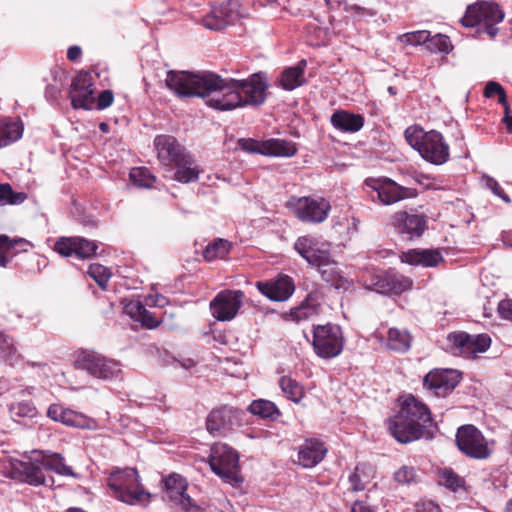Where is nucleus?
<instances>
[{
	"instance_id": "f257e3e1",
	"label": "nucleus",
	"mask_w": 512,
	"mask_h": 512,
	"mask_svg": "<svg viewBox=\"0 0 512 512\" xmlns=\"http://www.w3.org/2000/svg\"><path fill=\"white\" fill-rule=\"evenodd\" d=\"M165 82L178 97H208V106L223 111L259 106L266 99L267 83L261 74L236 80L224 79L210 71H169Z\"/></svg>"
},
{
	"instance_id": "f03ea898",
	"label": "nucleus",
	"mask_w": 512,
	"mask_h": 512,
	"mask_svg": "<svg viewBox=\"0 0 512 512\" xmlns=\"http://www.w3.org/2000/svg\"><path fill=\"white\" fill-rule=\"evenodd\" d=\"M434 426L428 406L413 395L404 399L400 411L389 420L391 435L402 444L432 438Z\"/></svg>"
},
{
	"instance_id": "7ed1b4c3",
	"label": "nucleus",
	"mask_w": 512,
	"mask_h": 512,
	"mask_svg": "<svg viewBox=\"0 0 512 512\" xmlns=\"http://www.w3.org/2000/svg\"><path fill=\"white\" fill-rule=\"evenodd\" d=\"M405 138L427 162L442 165L449 160V145L440 132L425 131L420 126H410L405 130Z\"/></svg>"
},
{
	"instance_id": "20e7f679",
	"label": "nucleus",
	"mask_w": 512,
	"mask_h": 512,
	"mask_svg": "<svg viewBox=\"0 0 512 512\" xmlns=\"http://www.w3.org/2000/svg\"><path fill=\"white\" fill-rule=\"evenodd\" d=\"M113 496L129 505H145L150 501L151 494L139 483V476L134 468L113 471L108 479Z\"/></svg>"
},
{
	"instance_id": "39448f33",
	"label": "nucleus",
	"mask_w": 512,
	"mask_h": 512,
	"mask_svg": "<svg viewBox=\"0 0 512 512\" xmlns=\"http://www.w3.org/2000/svg\"><path fill=\"white\" fill-rule=\"evenodd\" d=\"M504 19V12L498 4L492 1H479L469 5L465 15L461 18V23L465 27H475L483 24L484 32L494 38L498 34L496 24Z\"/></svg>"
},
{
	"instance_id": "423d86ee",
	"label": "nucleus",
	"mask_w": 512,
	"mask_h": 512,
	"mask_svg": "<svg viewBox=\"0 0 512 512\" xmlns=\"http://www.w3.org/2000/svg\"><path fill=\"white\" fill-rule=\"evenodd\" d=\"M209 465L211 470L227 483L236 485L243 481L238 454L226 444L216 443L211 447Z\"/></svg>"
},
{
	"instance_id": "0eeeda50",
	"label": "nucleus",
	"mask_w": 512,
	"mask_h": 512,
	"mask_svg": "<svg viewBox=\"0 0 512 512\" xmlns=\"http://www.w3.org/2000/svg\"><path fill=\"white\" fill-rule=\"evenodd\" d=\"M456 445L467 457L477 460L488 459L493 453V441L487 440L474 425L467 424L458 428Z\"/></svg>"
},
{
	"instance_id": "6e6552de",
	"label": "nucleus",
	"mask_w": 512,
	"mask_h": 512,
	"mask_svg": "<svg viewBox=\"0 0 512 512\" xmlns=\"http://www.w3.org/2000/svg\"><path fill=\"white\" fill-rule=\"evenodd\" d=\"M1 472L6 477L32 486H50L53 483L51 477H45L43 467L35 460V454H33L30 461L9 459L8 461L3 462Z\"/></svg>"
},
{
	"instance_id": "1a4fd4ad",
	"label": "nucleus",
	"mask_w": 512,
	"mask_h": 512,
	"mask_svg": "<svg viewBox=\"0 0 512 512\" xmlns=\"http://www.w3.org/2000/svg\"><path fill=\"white\" fill-rule=\"evenodd\" d=\"M76 369L86 371L90 376L101 380H112L121 373L119 362L95 351H81L75 360Z\"/></svg>"
},
{
	"instance_id": "9d476101",
	"label": "nucleus",
	"mask_w": 512,
	"mask_h": 512,
	"mask_svg": "<svg viewBox=\"0 0 512 512\" xmlns=\"http://www.w3.org/2000/svg\"><path fill=\"white\" fill-rule=\"evenodd\" d=\"M313 349L317 356L331 359L338 356L344 347V336L339 325L327 323L313 329Z\"/></svg>"
},
{
	"instance_id": "9b49d317",
	"label": "nucleus",
	"mask_w": 512,
	"mask_h": 512,
	"mask_svg": "<svg viewBox=\"0 0 512 512\" xmlns=\"http://www.w3.org/2000/svg\"><path fill=\"white\" fill-rule=\"evenodd\" d=\"M286 207L302 222L319 224L324 222L331 209L325 198L291 196Z\"/></svg>"
},
{
	"instance_id": "f8f14e48",
	"label": "nucleus",
	"mask_w": 512,
	"mask_h": 512,
	"mask_svg": "<svg viewBox=\"0 0 512 512\" xmlns=\"http://www.w3.org/2000/svg\"><path fill=\"white\" fill-rule=\"evenodd\" d=\"M238 147L248 153H257L273 157H292L296 154V145L284 139H268L257 141L251 138H241Z\"/></svg>"
},
{
	"instance_id": "ddd939ff",
	"label": "nucleus",
	"mask_w": 512,
	"mask_h": 512,
	"mask_svg": "<svg viewBox=\"0 0 512 512\" xmlns=\"http://www.w3.org/2000/svg\"><path fill=\"white\" fill-rule=\"evenodd\" d=\"M447 342L454 355L469 358L485 352L490 347L491 339L487 334L470 335L465 332H455L447 336Z\"/></svg>"
},
{
	"instance_id": "4468645a",
	"label": "nucleus",
	"mask_w": 512,
	"mask_h": 512,
	"mask_svg": "<svg viewBox=\"0 0 512 512\" xmlns=\"http://www.w3.org/2000/svg\"><path fill=\"white\" fill-rule=\"evenodd\" d=\"M364 185L375 191L380 203L384 205H392L416 196L415 189L400 186L389 178H367Z\"/></svg>"
},
{
	"instance_id": "2eb2a0df",
	"label": "nucleus",
	"mask_w": 512,
	"mask_h": 512,
	"mask_svg": "<svg viewBox=\"0 0 512 512\" xmlns=\"http://www.w3.org/2000/svg\"><path fill=\"white\" fill-rule=\"evenodd\" d=\"M294 249L312 266L322 267L329 263L330 244L314 236L299 237L294 243Z\"/></svg>"
},
{
	"instance_id": "dca6fc26",
	"label": "nucleus",
	"mask_w": 512,
	"mask_h": 512,
	"mask_svg": "<svg viewBox=\"0 0 512 512\" xmlns=\"http://www.w3.org/2000/svg\"><path fill=\"white\" fill-rule=\"evenodd\" d=\"M244 299L241 290H223L210 303L214 318L219 321H229L235 318Z\"/></svg>"
},
{
	"instance_id": "f3484780",
	"label": "nucleus",
	"mask_w": 512,
	"mask_h": 512,
	"mask_svg": "<svg viewBox=\"0 0 512 512\" xmlns=\"http://www.w3.org/2000/svg\"><path fill=\"white\" fill-rule=\"evenodd\" d=\"M238 1L228 0L219 6L212 7L211 11L202 18V24L210 30H221L232 25L239 18Z\"/></svg>"
},
{
	"instance_id": "a211bd4d",
	"label": "nucleus",
	"mask_w": 512,
	"mask_h": 512,
	"mask_svg": "<svg viewBox=\"0 0 512 512\" xmlns=\"http://www.w3.org/2000/svg\"><path fill=\"white\" fill-rule=\"evenodd\" d=\"M460 382L456 370L443 369L430 371L423 380V386L437 397H446Z\"/></svg>"
},
{
	"instance_id": "6ab92c4d",
	"label": "nucleus",
	"mask_w": 512,
	"mask_h": 512,
	"mask_svg": "<svg viewBox=\"0 0 512 512\" xmlns=\"http://www.w3.org/2000/svg\"><path fill=\"white\" fill-rule=\"evenodd\" d=\"M69 97L75 109L92 108L95 99L92 77L89 73L81 72L73 78L69 90Z\"/></svg>"
},
{
	"instance_id": "aec40b11",
	"label": "nucleus",
	"mask_w": 512,
	"mask_h": 512,
	"mask_svg": "<svg viewBox=\"0 0 512 512\" xmlns=\"http://www.w3.org/2000/svg\"><path fill=\"white\" fill-rule=\"evenodd\" d=\"M154 146L160 163L164 166H171L183 161L188 154L185 148L170 135H158L154 139Z\"/></svg>"
},
{
	"instance_id": "412c9836",
	"label": "nucleus",
	"mask_w": 512,
	"mask_h": 512,
	"mask_svg": "<svg viewBox=\"0 0 512 512\" xmlns=\"http://www.w3.org/2000/svg\"><path fill=\"white\" fill-rule=\"evenodd\" d=\"M256 287L261 294L277 302L286 301L295 290L294 282L288 275H279L268 281H258Z\"/></svg>"
},
{
	"instance_id": "4be33fe9",
	"label": "nucleus",
	"mask_w": 512,
	"mask_h": 512,
	"mask_svg": "<svg viewBox=\"0 0 512 512\" xmlns=\"http://www.w3.org/2000/svg\"><path fill=\"white\" fill-rule=\"evenodd\" d=\"M239 411L232 407L223 406L210 412L206 420V427L210 434L230 430L235 425H239Z\"/></svg>"
},
{
	"instance_id": "5701e85b",
	"label": "nucleus",
	"mask_w": 512,
	"mask_h": 512,
	"mask_svg": "<svg viewBox=\"0 0 512 512\" xmlns=\"http://www.w3.org/2000/svg\"><path fill=\"white\" fill-rule=\"evenodd\" d=\"M412 280L402 274L388 271L377 275L374 283V290L381 294H401L410 289Z\"/></svg>"
},
{
	"instance_id": "b1692460",
	"label": "nucleus",
	"mask_w": 512,
	"mask_h": 512,
	"mask_svg": "<svg viewBox=\"0 0 512 512\" xmlns=\"http://www.w3.org/2000/svg\"><path fill=\"white\" fill-rule=\"evenodd\" d=\"M327 448L319 439H305L298 448L297 463L303 468H313L326 456Z\"/></svg>"
},
{
	"instance_id": "393cba45",
	"label": "nucleus",
	"mask_w": 512,
	"mask_h": 512,
	"mask_svg": "<svg viewBox=\"0 0 512 512\" xmlns=\"http://www.w3.org/2000/svg\"><path fill=\"white\" fill-rule=\"evenodd\" d=\"M393 224L399 233L413 238L420 237L424 233L427 221L423 215L398 212L393 217Z\"/></svg>"
},
{
	"instance_id": "a878e982",
	"label": "nucleus",
	"mask_w": 512,
	"mask_h": 512,
	"mask_svg": "<svg viewBox=\"0 0 512 512\" xmlns=\"http://www.w3.org/2000/svg\"><path fill=\"white\" fill-rule=\"evenodd\" d=\"M123 311L134 321L140 322L147 329H154L160 325V321L149 312L143 303L135 298L122 300Z\"/></svg>"
},
{
	"instance_id": "bb28decb",
	"label": "nucleus",
	"mask_w": 512,
	"mask_h": 512,
	"mask_svg": "<svg viewBox=\"0 0 512 512\" xmlns=\"http://www.w3.org/2000/svg\"><path fill=\"white\" fill-rule=\"evenodd\" d=\"M332 126L345 133H355L364 126V118L360 114H354L346 110L335 111L330 118Z\"/></svg>"
},
{
	"instance_id": "cd10ccee",
	"label": "nucleus",
	"mask_w": 512,
	"mask_h": 512,
	"mask_svg": "<svg viewBox=\"0 0 512 512\" xmlns=\"http://www.w3.org/2000/svg\"><path fill=\"white\" fill-rule=\"evenodd\" d=\"M403 262L410 265L435 267L443 261L442 254L437 249L410 250L401 256Z\"/></svg>"
},
{
	"instance_id": "c85d7f7f",
	"label": "nucleus",
	"mask_w": 512,
	"mask_h": 512,
	"mask_svg": "<svg viewBox=\"0 0 512 512\" xmlns=\"http://www.w3.org/2000/svg\"><path fill=\"white\" fill-rule=\"evenodd\" d=\"M306 66L307 61L302 59L295 66L285 68L279 78L280 86L284 90L292 91L306 84L304 76Z\"/></svg>"
},
{
	"instance_id": "c756f323",
	"label": "nucleus",
	"mask_w": 512,
	"mask_h": 512,
	"mask_svg": "<svg viewBox=\"0 0 512 512\" xmlns=\"http://www.w3.org/2000/svg\"><path fill=\"white\" fill-rule=\"evenodd\" d=\"M36 462H39L43 469L53 471L59 475L72 476L73 470L64 463V459L60 454H47L41 451H33Z\"/></svg>"
},
{
	"instance_id": "7c9ffc66",
	"label": "nucleus",
	"mask_w": 512,
	"mask_h": 512,
	"mask_svg": "<svg viewBox=\"0 0 512 512\" xmlns=\"http://www.w3.org/2000/svg\"><path fill=\"white\" fill-rule=\"evenodd\" d=\"M23 124L19 119L5 118L0 120V148L17 141L22 137Z\"/></svg>"
},
{
	"instance_id": "2f4dec72",
	"label": "nucleus",
	"mask_w": 512,
	"mask_h": 512,
	"mask_svg": "<svg viewBox=\"0 0 512 512\" xmlns=\"http://www.w3.org/2000/svg\"><path fill=\"white\" fill-rule=\"evenodd\" d=\"M183 161H179L174 166L176 171L174 179L181 183H190L198 180L200 170L194 165V160L190 154H187Z\"/></svg>"
},
{
	"instance_id": "473e14b6",
	"label": "nucleus",
	"mask_w": 512,
	"mask_h": 512,
	"mask_svg": "<svg viewBox=\"0 0 512 512\" xmlns=\"http://www.w3.org/2000/svg\"><path fill=\"white\" fill-rule=\"evenodd\" d=\"M374 468L371 465L359 464L349 476L350 489L358 492L363 491L374 477Z\"/></svg>"
},
{
	"instance_id": "72a5a7b5",
	"label": "nucleus",
	"mask_w": 512,
	"mask_h": 512,
	"mask_svg": "<svg viewBox=\"0 0 512 512\" xmlns=\"http://www.w3.org/2000/svg\"><path fill=\"white\" fill-rule=\"evenodd\" d=\"M411 336L406 330L390 328L387 337V348L396 352H406L411 346Z\"/></svg>"
},
{
	"instance_id": "f704fd0d",
	"label": "nucleus",
	"mask_w": 512,
	"mask_h": 512,
	"mask_svg": "<svg viewBox=\"0 0 512 512\" xmlns=\"http://www.w3.org/2000/svg\"><path fill=\"white\" fill-rule=\"evenodd\" d=\"M251 414L264 419L275 420L280 416L278 407L271 401L265 399L254 400L248 407Z\"/></svg>"
},
{
	"instance_id": "c9c22d12",
	"label": "nucleus",
	"mask_w": 512,
	"mask_h": 512,
	"mask_svg": "<svg viewBox=\"0 0 512 512\" xmlns=\"http://www.w3.org/2000/svg\"><path fill=\"white\" fill-rule=\"evenodd\" d=\"M319 313V306L310 298L303 301L299 306L290 310V317L293 321L299 323L312 319Z\"/></svg>"
},
{
	"instance_id": "e433bc0d",
	"label": "nucleus",
	"mask_w": 512,
	"mask_h": 512,
	"mask_svg": "<svg viewBox=\"0 0 512 512\" xmlns=\"http://www.w3.org/2000/svg\"><path fill=\"white\" fill-rule=\"evenodd\" d=\"M187 486V481L177 473H173L164 479L166 495L171 501H176L178 496L186 491Z\"/></svg>"
},
{
	"instance_id": "4c0bfd02",
	"label": "nucleus",
	"mask_w": 512,
	"mask_h": 512,
	"mask_svg": "<svg viewBox=\"0 0 512 512\" xmlns=\"http://www.w3.org/2000/svg\"><path fill=\"white\" fill-rule=\"evenodd\" d=\"M20 359V354L15 346L14 339L9 335L0 332V360L14 365Z\"/></svg>"
},
{
	"instance_id": "58836bf2",
	"label": "nucleus",
	"mask_w": 512,
	"mask_h": 512,
	"mask_svg": "<svg viewBox=\"0 0 512 512\" xmlns=\"http://www.w3.org/2000/svg\"><path fill=\"white\" fill-rule=\"evenodd\" d=\"M231 243L225 239L217 238L210 242L203 252L207 261L223 259L230 251Z\"/></svg>"
},
{
	"instance_id": "ea45409f",
	"label": "nucleus",
	"mask_w": 512,
	"mask_h": 512,
	"mask_svg": "<svg viewBox=\"0 0 512 512\" xmlns=\"http://www.w3.org/2000/svg\"><path fill=\"white\" fill-rule=\"evenodd\" d=\"M279 385L286 397L295 403L300 402L304 396L303 387L290 377H281L279 380Z\"/></svg>"
},
{
	"instance_id": "a19ab883",
	"label": "nucleus",
	"mask_w": 512,
	"mask_h": 512,
	"mask_svg": "<svg viewBox=\"0 0 512 512\" xmlns=\"http://www.w3.org/2000/svg\"><path fill=\"white\" fill-rule=\"evenodd\" d=\"M439 483L453 492L465 490V480L451 469L440 471Z\"/></svg>"
},
{
	"instance_id": "79ce46f5",
	"label": "nucleus",
	"mask_w": 512,
	"mask_h": 512,
	"mask_svg": "<svg viewBox=\"0 0 512 512\" xmlns=\"http://www.w3.org/2000/svg\"><path fill=\"white\" fill-rule=\"evenodd\" d=\"M129 175L134 185L141 188H151L156 181V177L146 167H134Z\"/></svg>"
},
{
	"instance_id": "37998d69",
	"label": "nucleus",
	"mask_w": 512,
	"mask_h": 512,
	"mask_svg": "<svg viewBox=\"0 0 512 512\" xmlns=\"http://www.w3.org/2000/svg\"><path fill=\"white\" fill-rule=\"evenodd\" d=\"M27 199L23 192H14L10 184H0V206L19 205Z\"/></svg>"
},
{
	"instance_id": "c03bdc74",
	"label": "nucleus",
	"mask_w": 512,
	"mask_h": 512,
	"mask_svg": "<svg viewBox=\"0 0 512 512\" xmlns=\"http://www.w3.org/2000/svg\"><path fill=\"white\" fill-rule=\"evenodd\" d=\"M426 47L431 52L445 54L450 53L453 49L450 38L443 34L430 35Z\"/></svg>"
},
{
	"instance_id": "a18cd8bd",
	"label": "nucleus",
	"mask_w": 512,
	"mask_h": 512,
	"mask_svg": "<svg viewBox=\"0 0 512 512\" xmlns=\"http://www.w3.org/2000/svg\"><path fill=\"white\" fill-rule=\"evenodd\" d=\"M97 245L81 237H76L74 255L78 258H90L96 254Z\"/></svg>"
},
{
	"instance_id": "49530a36",
	"label": "nucleus",
	"mask_w": 512,
	"mask_h": 512,
	"mask_svg": "<svg viewBox=\"0 0 512 512\" xmlns=\"http://www.w3.org/2000/svg\"><path fill=\"white\" fill-rule=\"evenodd\" d=\"M320 272L322 279L331 285H335L340 280V272L337 267V263L329 257V263L322 267H316Z\"/></svg>"
},
{
	"instance_id": "de8ad7c7",
	"label": "nucleus",
	"mask_w": 512,
	"mask_h": 512,
	"mask_svg": "<svg viewBox=\"0 0 512 512\" xmlns=\"http://www.w3.org/2000/svg\"><path fill=\"white\" fill-rule=\"evenodd\" d=\"M87 273L101 288H105L110 279L108 268L98 263L91 264Z\"/></svg>"
},
{
	"instance_id": "09e8293b",
	"label": "nucleus",
	"mask_w": 512,
	"mask_h": 512,
	"mask_svg": "<svg viewBox=\"0 0 512 512\" xmlns=\"http://www.w3.org/2000/svg\"><path fill=\"white\" fill-rule=\"evenodd\" d=\"M430 36V32L427 30H420V31H414V32H408L401 36H399V40L403 43L409 44V45H421V44H427L428 38Z\"/></svg>"
},
{
	"instance_id": "8fccbe9b",
	"label": "nucleus",
	"mask_w": 512,
	"mask_h": 512,
	"mask_svg": "<svg viewBox=\"0 0 512 512\" xmlns=\"http://www.w3.org/2000/svg\"><path fill=\"white\" fill-rule=\"evenodd\" d=\"M76 237H61L54 244V250L64 257L74 255Z\"/></svg>"
},
{
	"instance_id": "3c124183",
	"label": "nucleus",
	"mask_w": 512,
	"mask_h": 512,
	"mask_svg": "<svg viewBox=\"0 0 512 512\" xmlns=\"http://www.w3.org/2000/svg\"><path fill=\"white\" fill-rule=\"evenodd\" d=\"M64 425L85 428L88 426V419L82 413L66 408Z\"/></svg>"
},
{
	"instance_id": "603ef678",
	"label": "nucleus",
	"mask_w": 512,
	"mask_h": 512,
	"mask_svg": "<svg viewBox=\"0 0 512 512\" xmlns=\"http://www.w3.org/2000/svg\"><path fill=\"white\" fill-rule=\"evenodd\" d=\"M418 474L416 470L411 466H402L394 473V479L400 484H410L416 482Z\"/></svg>"
},
{
	"instance_id": "864d4df0",
	"label": "nucleus",
	"mask_w": 512,
	"mask_h": 512,
	"mask_svg": "<svg viewBox=\"0 0 512 512\" xmlns=\"http://www.w3.org/2000/svg\"><path fill=\"white\" fill-rule=\"evenodd\" d=\"M11 413L17 417L33 418L37 414L36 408L29 402H19L11 407Z\"/></svg>"
},
{
	"instance_id": "5fc2aeb1",
	"label": "nucleus",
	"mask_w": 512,
	"mask_h": 512,
	"mask_svg": "<svg viewBox=\"0 0 512 512\" xmlns=\"http://www.w3.org/2000/svg\"><path fill=\"white\" fill-rule=\"evenodd\" d=\"M484 183H485V186L490 189L493 194H495L496 196L500 197L502 200H504L506 203H509L510 202V198L508 197L507 194H505L504 190L500 187V185L498 184V182L490 177V176H483L482 177Z\"/></svg>"
},
{
	"instance_id": "6e6d98bb",
	"label": "nucleus",
	"mask_w": 512,
	"mask_h": 512,
	"mask_svg": "<svg viewBox=\"0 0 512 512\" xmlns=\"http://www.w3.org/2000/svg\"><path fill=\"white\" fill-rule=\"evenodd\" d=\"M9 238L6 235H0V267H7L9 263Z\"/></svg>"
},
{
	"instance_id": "4d7b16f0",
	"label": "nucleus",
	"mask_w": 512,
	"mask_h": 512,
	"mask_svg": "<svg viewBox=\"0 0 512 512\" xmlns=\"http://www.w3.org/2000/svg\"><path fill=\"white\" fill-rule=\"evenodd\" d=\"M10 248H9V262L11 261L12 257L16 254L18 251H27L28 246H30V243L22 238L13 239L10 240Z\"/></svg>"
},
{
	"instance_id": "13d9d810",
	"label": "nucleus",
	"mask_w": 512,
	"mask_h": 512,
	"mask_svg": "<svg viewBox=\"0 0 512 512\" xmlns=\"http://www.w3.org/2000/svg\"><path fill=\"white\" fill-rule=\"evenodd\" d=\"M175 502H177V504H179L186 512H199L200 510V508L194 503L190 496L185 494V492L179 495Z\"/></svg>"
},
{
	"instance_id": "bf43d9fd",
	"label": "nucleus",
	"mask_w": 512,
	"mask_h": 512,
	"mask_svg": "<svg viewBox=\"0 0 512 512\" xmlns=\"http://www.w3.org/2000/svg\"><path fill=\"white\" fill-rule=\"evenodd\" d=\"M114 100V95L111 90H103L98 98H97V107L98 109H106L112 105Z\"/></svg>"
},
{
	"instance_id": "052dcab7",
	"label": "nucleus",
	"mask_w": 512,
	"mask_h": 512,
	"mask_svg": "<svg viewBox=\"0 0 512 512\" xmlns=\"http://www.w3.org/2000/svg\"><path fill=\"white\" fill-rule=\"evenodd\" d=\"M502 91H504V88L498 82L489 81L485 85L484 96L486 98H492L494 96H498Z\"/></svg>"
},
{
	"instance_id": "680f3d73",
	"label": "nucleus",
	"mask_w": 512,
	"mask_h": 512,
	"mask_svg": "<svg viewBox=\"0 0 512 512\" xmlns=\"http://www.w3.org/2000/svg\"><path fill=\"white\" fill-rule=\"evenodd\" d=\"M498 311L502 318L512 322V300L501 301L498 305Z\"/></svg>"
},
{
	"instance_id": "e2e57ef3",
	"label": "nucleus",
	"mask_w": 512,
	"mask_h": 512,
	"mask_svg": "<svg viewBox=\"0 0 512 512\" xmlns=\"http://www.w3.org/2000/svg\"><path fill=\"white\" fill-rule=\"evenodd\" d=\"M417 512H440V508L438 505L431 501H425L420 504H417Z\"/></svg>"
},
{
	"instance_id": "0e129e2a",
	"label": "nucleus",
	"mask_w": 512,
	"mask_h": 512,
	"mask_svg": "<svg viewBox=\"0 0 512 512\" xmlns=\"http://www.w3.org/2000/svg\"><path fill=\"white\" fill-rule=\"evenodd\" d=\"M66 408L60 404H51L47 410V416L55 421Z\"/></svg>"
},
{
	"instance_id": "69168bd1",
	"label": "nucleus",
	"mask_w": 512,
	"mask_h": 512,
	"mask_svg": "<svg viewBox=\"0 0 512 512\" xmlns=\"http://www.w3.org/2000/svg\"><path fill=\"white\" fill-rule=\"evenodd\" d=\"M149 298L154 306H157L160 308L165 307L169 303V300L165 296L160 295V294H156L155 296H150Z\"/></svg>"
},
{
	"instance_id": "338daca9",
	"label": "nucleus",
	"mask_w": 512,
	"mask_h": 512,
	"mask_svg": "<svg viewBox=\"0 0 512 512\" xmlns=\"http://www.w3.org/2000/svg\"><path fill=\"white\" fill-rule=\"evenodd\" d=\"M351 512H374L365 502L356 501L351 508Z\"/></svg>"
},
{
	"instance_id": "774afa93",
	"label": "nucleus",
	"mask_w": 512,
	"mask_h": 512,
	"mask_svg": "<svg viewBox=\"0 0 512 512\" xmlns=\"http://www.w3.org/2000/svg\"><path fill=\"white\" fill-rule=\"evenodd\" d=\"M81 48L79 46H71L67 50V58L70 61H76L81 56Z\"/></svg>"
}]
</instances>
